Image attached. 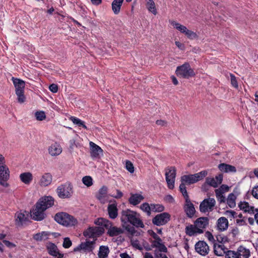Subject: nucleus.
<instances>
[{
    "instance_id": "72a5a7b5",
    "label": "nucleus",
    "mask_w": 258,
    "mask_h": 258,
    "mask_svg": "<svg viewBox=\"0 0 258 258\" xmlns=\"http://www.w3.org/2000/svg\"><path fill=\"white\" fill-rule=\"evenodd\" d=\"M123 231L120 228H117L115 226H111L107 231V234L110 236H117L121 233H122Z\"/></svg>"
},
{
    "instance_id": "20e7f679",
    "label": "nucleus",
    "mask_w": 258,
    "mask_h": 258,
    "mask_svg": "<svg viewBox=\"0 0 258 258\" xmlns=\"http://www.w3.org/2000/svg\"><path fill=\"white\" fill-rule=\"evenodd\" d=\"M176 74L178 77L186 79H188L195 75L194 70L188 62H185L182 65L177 67Z\"/></svg>"
},
{
    "instance_id": "052dcab7",
    "label": "nucleus",
    "mask_w": 258,
    "mask_h": 258,
    "mask_svg": "<svg viewBox=\"0 0 258 258\" xmlns=\"http://www.w3.org/2000/svg\"><path fill=\"white\" fill-rule=\"evenodd\" d=\"M49 90L53 93H56L58 91V86L56 84H52L49 86Z\"/></svg>"
},
{
    "instance_id": "393cba45",
    "label": "nucleus",
    "mask_w": 258,
    "mask_h": 258,
    "mask_svg": "<svg viewBox=\"0 0 258 258\" xmlns=\"http://www.w3.org/2000/svg\"><path fill=\"white\" fill-rule=\"evenodd\" d=\"M217 227L220 231H225L228 227V220L224 217L219 218L217 221Z\"/></svg>"
},
{
    "instance_id": "2eb2a0df",
    "label": "nucleus",
    "mask_w": 258,
    "mask_h": 258,
    "mask_svg": "<svg viewBox=\"0 0 258 258\" xmlns=\"http://www.w3.org/2000/svg\"><path fill=\"white\" fill-rule=\"evenodd\" d=\"M53 204V198L50 196L42 197L36 203V205H39V206L42 207L44 210H46L51 207Z\"/></svg>"
},
{
    "instance_id": "9b49d317",
    "label": "nucleus",
    "mask_w": 258,
    "mask_h": 258,
    "mask_svg": "<svg viewBox=\"0 0 258 258\" xmlns=\"http://www.w3.org/2000/svg\"><path fill=\"white\" fill-rule=\"evenodd\" d=\"M184 195H182L185 201V204L184 207V211L189 218H192L195 212V208L193 204L191 202L187 193L184 191Z\"/></svg>"
},
{
    "instance_id": "ea45409f",
    "label": "nucleus",
    "mask_w": 258,
    "mask_h": 258,
    "mask_svg": "<svg viewBox=\"0 0 258 258\" xmlns=\"http://www.w3.org/2000/svg\"><path fill=\"white\" fill-rule=\"evenodd\" d=\"M71 120L74 124L78 126H82L85 129H87V126L85 124V122L80 119L74 116H72L71 117Z\"/></svg>"
},
{
    "instance_id": "9d476101",
    "label": "nucleus",
    "mask_w": 258,
    "mask_h": 258,
    "mask_svg": "<svg viewBox=\"0 0 258 258\" xmlns=\"http://www.w3.org/2000/svg\"><path fill=\"white\" fill-rule=\"evenodd\" d=\"M45 210L42 207L39 206V205L35 204L34 208L31 211L32 218L35 221H42L46 216Z\"/></svg>"
},
{
    "instance_id": "f8f14e48",
    "label": "nucleus",
    "mask_w": 258,
    "mask_h": 258,
    "mask_svg": "<svg viewBox=\"0 0 258 258\" xmlns=\"http://www.w3.org/2000/svg\"><path fill=\"white\" fill-rule=\"evenodd\" d=\"M10 171L7 166H2L0 168V185L7 187L9 184L7 181L9 179Z\"/></svg>"
},
{
    "instance_id": "412c9836",
    "label": "nucleus",
    "mask_w": 258,
    "mask_h": 258,
    "mask_svg": "<svg viewBox=\"0 0 258 258\" xmlns=\"http://www.w3.org/2000/svg\"><path fill=\"white\" fill-rule=\"evenodd\" d=\"M107 212L109 217L110 219H114L117 217L118 209L117 208V204L116 202L108 205Z\"/></svg>"
},
{
    "instance_id": "338daca9",
    "label": "nucleus",
    "mask_w": 258,
    "mask_h": 258,
    "mask_svg": "<svg viewBox=\"0 0 258 258\" xmlns=\"http://www.w3.org/2000/svg\"><path fill=\"white\" fill-rule=\"evenodd\" d=\"M7 166L6 165V160L4 156L2 154H0V168H2V166Z\"/></svg>"
},
{
    "instance_id": "423d86ee",
    "label": "nucleus",
    "mask_w": 258,
    "mask_h": 258,
    "mask_svg": "<svg viewBox=\"0 0 258 258\" xmlns=\"http://www.w3.org/2000/svg\"><path fill=\"white\" fill-rule=\"evenodd\" d=\"M216 205V201L214 198H209L204 199L199 206L200 211L202 213L212 212Z\"/></svg>"
},
{
    "instance_id": "5701e85b",
    "label": "nucleus",
    "mask_w": 258,
    "mask_h": 258,
    "mask_svg": "<svg viewBox=\"0 0 258 258\" xmlns=\"http://www.w3.org/2000/svg\"><path fill=\"white\" fill-rule=\"evenodd\" d=\"M12 80L16 89V92H24L25 83L24 81L12 77Z\"/></svg>"
},
{
    "instance_id": "e433bc0d",
    "label": "nucleus",
    "mask_w": 258,
    "mask_h": 258,
    "mask_svg": "<svg viewBox=\"0 0 258 258\" xmlns=\"http://www.w3.org/2000/svg\"><path fill=\"white\" fill-rule=\"evenodd\" d=\"M147 8L148 11L154 15L157 14V12L153 0H148L147 2Z\"/></svg>"
},
{
    "instance_id": "680f3d73",
    "label": "nucleus",
    "mask_w": 258,
    "mask_h": 258,
    "mask_svg": "<svg viewBox=\"0 0 258 258\" xmlns=\"http://www.w3.org/2000/svg\"><path fill=\"white\" fill-rule=\"evenodd\" d=\"M251 194L253 197L256 199H258V185L255 186L253 187Z\"/></svg>"
},
{
    "instance_id": "dca6fc26",
    "label": "nucleus",
    "mask_w": 258,
    "mask_h": 258,
    "mask_svg": "<svg viewBox=\"0 0 258 258\" xmlns=\"http://www.w3.org/2000/svg\"><path fill=\"white\" fill-rule=\"evenodd\" d=\"M95 241H87L82 242L74 249V251H78L83 250L84 251L90 252L94 248Z\"/></svg>"
},
{
    "instance_id": "58836bf2",
    "label": "nucleus",
    "mask_w": 258,
    "mask_h": 258,
    "mask_svg": "<svg viewBox=\"0 0 258 258\" xmlns=\"http://www.w3.org/2000/svg\"><path fill=\"white\" fill-rule=\"evenodd\" d=\"M168 177L169 179H175L176 177V170L175 167H171L168 169L165 173V177Z\"/></svg>"
},
{
    "instance_id": "6e6d98bb",
    "label": "nucleus",
    "mask_w": 258,
    "mask_h": 258,
    "mask_svg": "<svg viewBox=\"0 0 258 258\" xmlns=\"http://www.w3.org/2000/svg\"><path fill=\"white\" fill-rule=\"evenodd\" d=\"M175 179H169L168 178V177H166V181L167 183L168 187L170 189H172L174 187V183H175Z\"/></svg>"
},
{
    "instance_id": "ddd939ff",
    "label": "nucleus",
    "mask_w": 258,
    "mask_h": 258,
    "mask_svg": "<svg viewBox=\"0 0 258 258\" xmlns=\"http://www.w3.org/2000/svg\"><path fill=\"white\" fill-rule=\"evenodd\" d=\"M15 224L18 227H21L26 224L28 221V215L25 211L17 212L15 214Z\"/></svg>"
},
{
    "instance_id": "f3484780",
    "label": "nucleus",
    "mask_w": 258,
    "mask_h": 258,
    "mask_svg": "<svg viewBox=\"0 0 258 258\" xmlns=\"http://www.w3.org/2000/svg\"><path fill=\"white\" fill-rule=\"evenodd\" d=\"M90 155L93 158H98L103 154V150L93 142H90Z\"/></svg>"
},
{
    "instance_id": "1a4fd4ad",
    "label": "nucleus",
    "mask_w": 258,
    "mask_h": 258,
    "mask_svg": "<svg viewBox=\"0 0 258 258\" xmlns=\"http://www.w3.org/2000/svg\"><path fill=\"white\" fill-rule=\"evenodd\" d=\"M223 175L219 174L216 175L215 178L207 177L206 178L205 182L202 185V189H204L206 185H209L214 188L217 187L223 181Z\"/></svg>"
},
{
    "instance_id": "de8ad7c7",
    "label": "nucleus",
    "mask_w": 258,
    "mask_h": 258,
    "mask_svg": "<svg viewBox=\"0 0 258 258\" xmlns=\"http://www.w3.org/2000/svg\"><path fill=\"white\" fill-rule=\"evenodd\" d=\"M184 34L189 39H194L197 37V34L187 28L184 33Z\"/></svg>"
},
{
    "instance_id": "3c124183",
    "label": "nucleus",
    "mask_w": 258,
    "mask_h": 258,
    "mask_svg": "<svg viewBox=\"0 0 258 258\" xmlns=\"http://www.w3.org/2000/svg\"><path fill=\"white\" fill-rule=\"evenodd\" d=\"M35 117L37 120L42 121L46 118V115L43 111H37L35 113Z\"/></svg>"
},
{
    "instance_id": "774afa93",
    "label": "nucleus",
    "mask_w": 258,
    "mask_h": 258,
    "mask_svg": "<svg viewBox=\"0 0 258 258\" xmlns=\"http://www.w3.org/2000/svg\"><path fill=\"white\" fill-rule=\"evenodd\" d=\"M176 46L180 50H184L185 49L184 45L179 41H175Z\"/></svg>"
},
{
    "instance_id": "37998d69",
    "label": "nucleus",
    "mask_w": 258,
    "mask_h": 258,
    "mask_svg": "<svg viewBox=\"0 0 258 258\" xmlns=\"http://www.w3.org/2000/svg\"><path fill=\"white\" fill-rule=\"evenodd\" d=\"M153 237L155 239L153 242L152 245L153 247H155L157 245L162 243V240L161 238L155 233H154Z\"/></svg>"
},
{
    "instance_id": "a878e982",
    "label": "nucleus",
    "mask_w": 258,
    "mask_h": 258,
    "mask_svg": "<svg viewBox=\"0 0 258 258\" xmlns=\"http://www.w3.org/2000/svg\"><path fill=\"white\" fill-rule=\"evenodd\" d=\"M61 152V147L56 143L52 144L48 148L49 154L52 156H57L59 155Z\"/></svg>"
},
{
    "instance_id": "a18cd8bd",
    "label": "nucleus",
    "mask_w": 258,
    "mask_h": 258,
    "mask_svg": "<svg viewBox=\"0 0 258 258\" xmlns=\"http://www.w3.org/2000/svg\"><path fill=\"white\" fill-rule=\"evenodd\" d=\"M152 211L155 212H161L164 210V207L160 204H152Z\"/></svg>"
},
{
    "instance_id": "a211bd4d",
    "label": "nucleus",
    "mask_w": 258,
    "mask_h": 258,
    "mask_svg": "<svg viewBox=\"0 0 258 258\" xmlns=\"http://www.w3.org/2000/svg\"><path fill=\"white\" fill-rule=\"evenodd\" d=\"M47 249L48 253L56 258H62L63 253H60L57 246L53 243H49L47 245Z\"/></svg>"
},
{
    "instance_id": "7c9ffc66",
    "label": "nucleus",
    "mask_w": 258,
    "mask_h": 258,
    "mask_svg": "<svg viewBox=\"0 0 258 258\" xmlns=\"http://www.w3.org/2000/svg\"><path fill=\"white\" fill-rule=\"evenodd\" d=\"M227 250V248H226L224 244H223L214 245V252L216 255L221 256L223 255L224 254H225Z\"/></svg>"
},
{
    "instance_id": "b1692460",
    "label": "nucleus",
    "mask_w": 258,
    "mask_h": 258,
    "mask_svg": "<svg viewBox=\"0 0 258 258\" xmlns=\"http://www.w3.org/2000/svg\"><path fill=\"white\" fill-rule=\"evenodd\" d=\"M219 169L225 173H235L236 168L235 166L226 163H221L218 165Z\"/></svg>"
},
{
    "instance_id": "4c0bfd02",
    "label": "nucleus",
    "mask_w": 258,
    "mask_h": 258,
    "mask_svg": "<svg viewBox=\"0 0 258 258\" xmlns=\"http://www.w3.org/2000/svg\"><path fill=\"white\" fill-rule=\"evenodd\" d=\"M152 204L150 205L148 203H144L140 206V209L148 216H150L152 211Z\"/></svg>"
},
{
    "instance_id": "13d9d810",
    "label": "nucleus",
    "mask_w": 258,
    "mask_h": 258,
    "mask_svg": "<svg viewBox=\"0 0 258 258\" xmlns=\"http://www.w3.org/2000/svg\"><path fill=\"white\" fill-rule=\"evenodd\" d=\"M229 187L228 185L226 184L221 185L219 188L216 189L215 190H216L218 192H222L224 194L225 192H227L229 190Z\"/></svg>"
},
{
    "instance_id": "09e8293b",
    "label": "nucleus",
    "mask_w": 258,
    "mask_h": 258,
    "mask_svg": "<svg viewBox=\"0 0 258 258\" xmlns=\"http://www.w3.org/2000/svg\"><path fill=\"white\" fill-rule=\"evenodd\" d=\"M17 96L18 102L21 104L23 103L26 100V97L24 95V92H16Z\"/></svg>"
},
{
    "instance_id": "4468645a",
    "label": "nucleus",
    "mask_w": 258,
    "mask_h": 258,
    "mask_svg": "<svg viewBox=\"0 0 258 258\" xmlns=\"http://www.w3.org/2000/svg\"><path fill=\"white\" fill-rule=\"evenodd\" d=\"M195 248L196 252L203 256L208 254L209 251V247L204 241L197 242L195 245Z\"/></svg>"
},
{
    "instance_id": "473e14b6",
    "label": "nucleus",
    "mask_w": 258,
    "mask_h": 258,
    "mask_svg": "<svg viewBox=\"0 0 258 258\" xmlns=\"http://www.w3.org/2000/svg\"><path fill=\"white\" fill-rule=\"evenodd\" d=\"M123 0H114L112 3V9L115 14H118Z\"/></svg>"
},
{
    "instance_id": "bf43d9fd",
    "label": "nucleus",
    "mask_w": 258,
    "mask_h": 258,
    "mask_svg": "<svg viewBox=\"0 0 258 258\" xmlns=\"http://www.w3.org/2000/svg\"><path fill=\"white\" fill-rule=\"evenodd\" d=\"M225 215L229 218H234L236 217L237 213L232 210H228L225 212Z\"/></svg>"
},
{
    "instance_id": "c85d7f7f",
    "label": "nucleus",
    "mask_w": 258,
    "mask_h": 258,
    "mask_svg": "<svg viewBox=\"0 0 258 258\" xmlns=\"http://www.w3.org/2000/svg\"><path fill=\"white\" fill-rule=\"evenodd\" d=\"M239 258H248L250 256V251L243 246H240L236 251Z\"/></svg>"
},
{
    "instance_id": "4be33fe9",
    "label": "nucleus",
    "mask_w": 258,
    "mask_h": 258,
    "mask_svg": "<svg viewBox=\"0 0 258 258\" xmlns=\"http://www.w3.org/2000/svg\"><path fill=\"white\" fill-rule=\"evenodd\" d=\"M52 180V176L51 173H45L41 176L39 183L42 186H47L51 184Z\"/></svg>"
},
{
    "instance_id": "8fccbe9b",
    "label": "nucleus",
    "mask_w": 258,
    "mask_h": 258,
    "mask_svg": "<svg viewBox=\"0 0 258 258\" xmlns=\"http://www.w3.org/2000/svg\"><path fill=\"white\" fill-rule=\"evenodd\" d=\"M216 197L217 199V200L220 203H225L226 201V198L223 195V193L222 192H218L216 190H215Z\"/></svg>"
},
{
    "instance_id": "0eeeda50",
    "label": "nucleus",
    "mask_w": 258,
    "mask_h": 258,
    "mask_svg": "<svg viewBox=\"0 0 258 258\" xmlns=\"http://www.w3.org/2000/svg\"><path fill=\"white\" fill-rule=\"evenodd\" d=\"M104 232V229L101 227H90L83 233L85 237L89 238H96L101 236Z\"/></svg>"
},
{
    "instance_id": "c03bdc74",
    "label": "nucleus",
    "mask_w": 258,
    "mask_h": 258,
    "mask_svg": "<svg viewBox=\"0 0 258 258\" xmlns=\"http://www.w3.org/2000/svg\"><path fill=\"white\" fill-rule=\"evenodd\" d=\"M82 182L85 185L89 187L93 184V179L90 176H86L83 177Z\"/></svg>"
},
{
    "instance_id": "603ef678",
    "label": "nucleus",
    "mask_w": 258,
    "mask_h": 258,
    "mask_svg": "<svg viewBox=\"0 0 258 258\" xmlns=\"http://www.w3.org/2000/svg\"><path fill=\"white\" fill-rule=\"evenodd\" d=\"M47 234L45 232H42V233H38L35 234L33 236V238L36 241H42L43 239L44 236H46Z\"/></svg>"
},
{
    "instance_id": "f03ea898",
    "label": "nucleus",
    "mask_w": 258,
    "mask_h": 258,
    "mask_svg": "<svg viewBox=\"0 0 258 258\" xmlns=\"http://www.w3.org/2000/svg\"><path fill=\"white\" fill-rule=\"evenodd\" d=\"M208 172L206 170H203L194 174L184 175L181 177V183L179 185V190L182 195H184V191L187 193L185 184H191L203 179Z\"/></svg>"
},
{
    "instance_id": "f257e3e1",
    "label": "nucleus",
    "mask_w": 258,
    "mask_h": 258,
    "mask_svg": "<svg viewBox=\"0 0 258 258\" xmlns=\"http://www.w3.org/2000/svg\"><path fill=\"white\" fill-rule=\"evenodd\" d=\"M140 216L139 214L130 209L122 210L121 212L120 220L123 227L132 233H134L135 230L129 224L136 228H144V224L140 219Z\"/></svg>"
},
{
    "instance_id": "864d4df0",
    "label": "nucleus",
    "mask_w": 258,
    "mask_h": 258,
    "mask_svg": "<svg viewBox=\"0 0 258 258\" xmlns=\"http://www.w3.org/2000/svg\"><path fill=\"white\" fill-rule=\"evenodd\" d=\"M231 84L235 88H238V85L235 76L233 74H230Z\"/></svg>"
},
{
    "instance_id": "c9c22d12",
    "label": "nucleus",
    "mask_w": 258,
    "mask_h": 258,
    "mask_svg": "<svg viewBox=\"0 0 258 258\" xmlns=\"http://www.w3.org/2000/svg\"><path fill=\"white\" fill-rule=\"evenodd\" d=\"M236 199V196L233 193H231L228 195L226 201H227V204L230 208H233L235 207Z\"/></svg>"
},
{
    "instance_id": "49530a36",
    "label": "nucleus",
    "mask_w": 258,
    "mask_h": 258,
    "mask_svg": "<svg viewBox=\"0 0 258 258\" xmlns=\"http://www.w3.org/2000/svg\"><path fill=\"white\" fill-rule=\"evenodd\" d=\"M225 258H239V257L236 251L227 250L225 253Z\"/></svg>"
},
{
    "instance_id": "6ab92c4d",
    "label": "nucleus",
    "mask_w": 258,
    "mask_h": 258,
    "mask_svg": "<svg viewBox=\"0 0 258 258\" xmlns=\"http://www.w3.org/2000/svg\"><path fill=\"white\" fill-rule=\"evenodd\" d=\"M185 232L186 234L189 236H193L199 234H202L204 231L198 229L195 224H190L186 226L185 228Z\"/></svg>"
},
{
    "instance_id": "c756f323",
    "label": "nucleus",
    "mask_w": 258,
    "mask_h": 258,
    "mask_svg": "<svg viewBox=\"0 0 258 258\" xmlns=\"http://www.w3.org/2000/svg\"><path fill=\"white\" fill-rule=\"evenodd\" d=\"M21 181L25 184H29L33 179V176L30 172H24L20 175Z\"/></svg>"
},
{
    "instance_id": "6e6552de",
    "label": "nucleus",
    "mask_w": 258,
    "mask_h": 258,
    "mask_svg": "<svg viewBox=\"0 0 258 258\" xmlns=\"http://www.w3.org/2000/svg\"><path fill=\"white\" fill-rule=\"evenodd\" d=\"M170 219V214L167 212H163L156 215L152 219V223L155 225L160 226L165 225Z\"/></svg>"
},
{
    "instance_id": "e2e57ef3",
    "label": "nucleus",
    "mask_w": 258,
    "mask_h": 258,
    "mask_svg": "<svg viewBox=\"0 0 258 258\" xmlns=\"http://www.w3.org/2000/svg\"><path fill=\"white\" fill-rule=\"evenodd\" d=\"M155 247L158 248L160 251L164 252H167V248L163 243L160 244L159 245H157Z\"/></svg>"
},
{
    "instance_id": "f704fd0d",
    "label": "nucleus",
    "mask_w": 258,
    "mask_h": 258,
    "mask_svg": "<svg viewBox=\"0 0 258 258\" xmlns=\"http://www.w3.org/2000/svg\"><path fill=\"white\" fill-rule=\"evenodd\" d=\"M170 24L176 29L179 31L180 33L184 34L185 32V30L187 29V27L184 25H181V24L175 21H170Z\"/></svg>"
},
{
    "instance_id": "7ed1b4c3",
    "label": "nucleus",
    "mask_w": 258,
    "mask_h": 258,
    "mask_svg": "<svg viewBox=\"0 0 258 258\" xmlns=\"http://www.w3.org/2000/svg\"><path fill=\"white\" fill-rule=\"evenodd\" d=\"M55 221L66 227H72L78 223V220L73 216L64 212L58 213L54 216Z\"/></svg>"
},
{
    "instance_id": "aec40b11",
    "label": "nucleus",
    "mask_w": 258,
    "mask_h": 258,
    "mask_svg": "<svg viewBox=\"0 0 258 258\" xmlns=\"http://www.w3.org/2000/svg\"><path fill=\"white\" fill-rule=\"evenodd\" d=\"M209 218L206 217H202L198 218L194 222V224L198 229L204 231V229L209 224Z\"/></svg>"
},
{
    "instance_id": "4d7b16f0",
    "label": "nucleus",
    "mask_w": 258,
    "mask_h": 258,
    "mask_svg": "<svg viewBox=\"0 0 258 258\" xmlns=\"http://www.w3.org/2000/svg\"><path fill=\"white\" fill-rule=\"evenodd\" d=\"M72 242L69 237H66L63 239L62 246L65 248H68L71 246Z\"/></svg>"
},
{
    "instance_id": "79ce46f5",
    "label": "nucleus",
    "mask_w": 258,
    "mask_h": 258,
    "mask_svg": "<svg viewBox=\"0 0 258 258\" xmlns=\"http://www.w3.org/2000/svg\"><path fill=\"white\" fill-rule=\"evenodd\" d=\"M107 191V187L106 186H102L99 190L97 198L101 201L103 198H105Z\"/></svg>"
},
{
    "instance_id": "bb28decb",
    "label": "nucleus",
    "mask_w": 258,
    "mask_h": 258,
    "mask_svg": "<svg viewBox=\"0 0 258 258\" xmlns=\"http://www.w3.org/2000/svg\"><path fill=\"white\" fill-rule=\"evenodd\" d=\"M144 199V198L142 195L134 194H131L130 198L128 199V202L130 204L136 206L140 204Z\"/></svg>"
},
{
    "instance_id": "39448f33",
    "label": "nucleus",
    "mask_w": 258,
    "mask_h": 258,
    "mask_svg": "<svg viewBox=\"0 0 258 258\" xmlns=\"http://www.w3.org/2000/svg\"><path fill=\"white\" fill-rule=\"evenodd\" d=\"M58 196L61 199L69 198L73 193V187L70 182H66L58 186L56 189Z\"/></svg>"
},
{
    "instance_id": "5fc2aeb1",
    "label": "nucleus",
    "mask_w": 258,
    "mask_h": 258,
    "mask_svg": "<svg viewBox=\"0 0 258 258\" xmlns=\"http://www.w3.org/2000/svg\"><path fill=\"white\" fill-rule=\"evenodd\" d=\"M125 168L130 173H133L134 172V167L133 163L130 161H126L125 163Z\"/></svg>"
},
{
    "instance_id": "2f4dec72",
    "label": "nucleus",
    "mask_w": 258,
    "mask_h": 258,
    "mask_svg": "<svg viewBox=\"0 0 258 258\" xmlns=\"http://www.w3.org/2000/svg\"><path fill=\"white\" fill-rule=\"evenodd\" d=\"M238 207L240 210L244 211L245 212L249 213H254V207L250 206L249 204L246 202H240L238 204Z\"/></svg>"
},
{
    "instance_id": "69168bd1",
    "label": "nucleus",
    "mask_w": 258,
    "mask_h": 258,
    "mask_svg": "<svg viewBox=\"0 0 258 258\" xmlns=\"http://www.w3.org/2000/svg\"><path fill=\"white\" fill-rule=\"evenodd\" d=\"M3 243L8 247H10V248H12V247H16V245L8 241V240H3Z\"/></svg>"
},
{
    "instance_id": "0e129e2a",
    "label": "nucleus",
    "mask_w": 258,
    "mask_h": 258,
    "mask_svg": "<svg viewBox=\"0 0 258 258\" xmlns=\"http://www.w3.org/2000/svg\"><path fill=\"white\" fill-rule=\"evenodd\" d=\"M111 196L115 199H120L123 196V194L120 190L116 189V194H113Z\"/></svg>"
},
{
    "instance_id": "cd10ccee",
    "label": "nucleus",
    "mask_w": 258,
    "mask_h": 258,
    "mask_svg": "<svg viewBox=\"0 0 258 258\" xmlns=\"http://www.w3.org/2000/svg\"><path fill=\"white\" fill-rule=\"evenodd\" d=\"M94 223L97 225L101 226V227H105L108 230L112 226L111 222L102 218H98L94 222Z\"/></svg>"
},
{
    "instance_id": "a19ab883",
    "label": "nucleus",
    "mask_w": 258,
    "mask_h": 258,
    "mask_svg": "<svg viewBox=\"0 0 258 258\" xmlns=\"http://www.w3.org/2000/svg\"><path fill=\"white\" fill-rule=\"evenodd\" d=\"M109 252V249L108 246L101 245L99 248L98 257H100V256L107 257Z\"/></svg>"
}]
</instances>
